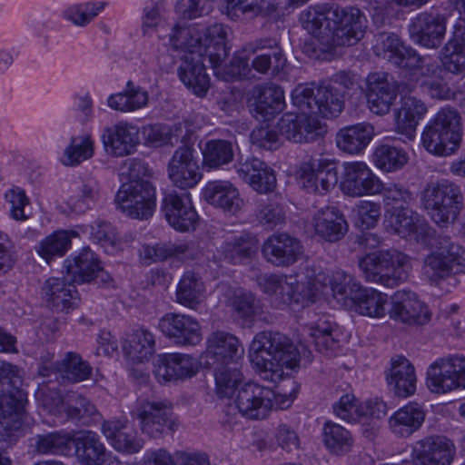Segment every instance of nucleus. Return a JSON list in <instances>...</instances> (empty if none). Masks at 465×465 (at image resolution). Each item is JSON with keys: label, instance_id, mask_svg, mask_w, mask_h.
Returning a JSON list of instances; mask_svg holds the SVG:
<instances>
[{"label": "nucleus", "instance_id": "1", "mask_svg": "<svg viewBox=\"0 0 465 465\" xmlns=\"http://www.w3.org/2000/svg\"><path fill=\"white\" fill-rule=\"evenodd\" d=\"M365 21L359 8L335 4L310 6L300 15L302 26L318 39L322 53L315 55L318 59H331L339 47L357 44L363 37Z\"/></svg>", "mask_w": 465, "mask_h": 465}, {"label": "nucleus", "instance_id": "2", "mask_svg": "<svg viewBox=\"0 0 465 465\" xmlns=\"http://www.w3.org/2000/svg\"><path fill=\"white\" fill-rule=\"evenodd\" d=\"M249 358L263 381L276 383L282 379L284 368L292 370L298 365L300 352L284 334L264 331L254 336Z\"/></svg>", "mask_w": 465, "mask_h": 465}, {"label": "nucleus", "instance_id": "3", "mask_svg": "<svg viewBox=\"0 0 465 465\" xmlns=\"http://www.w3.org/2000/svg\"><path fill=\"white\" fill-rule=\"evenodd\" d=\"M461 137L460 114L454 108L445 106L425 125L421 143L431 154L448 156L460 147Z\"/></svg>", "mask_w": 465, "mask_h": 465}, {"label": "nucleus", "instance_id": "4", "mask_svg": "<svg viewBox=\"0 0 465 465\" xmlns=\"http://www.w3.org/2000/svg\"><path fill=\"white\" fill-rule=\"evenodd\" d=\"M367 282L394 288L405 282L411 268L410 258L396 249L371 252L359 260Z\"/></svg>", "mask_w": 465, "mask_h": 465}, {"label": "nucleus", "instance_id": "5", "mask_svg": "<svg viewBox=\"0 0 465 465\" xmlns=\"http://www.w3.org/2000/svg\"><path fill=\"white\" fill-rule=\"evenodd\" d=\"M462 200L460 187L447 179L430 181L421 193L424 209L440 227H447L456 220Z\"/></svg>", "mask_w": 465, "mask_h": 465}, {"label": "nucleus", "instance_id": "6", "mask_svg": "<svg viewBox=\"0 0 465 465\" xmlns=\"http://www.w3.org/2000/svg\"><path fill=\"white\" fill-rule=\"evenodd\" d=\"M430 244L433 252L423 260L422 274L430 282L438 283L464 271L465 250L452 242L449 235L438 233L431 238Z\"/></svg>", "mask_w": 465, "mask_h": 465}, {"label": "nucleus", "instance_id": "7", "mask_svg": "<svg viewBox=\"0 0 465 465\" xmlns=\"http://www.w3.org/2000/svg\"><path fill=\"white\" fill-rule=\"evenodd\" d=\"M322 279V275L310 279L306 287L302 286V290L298 280L292 275L264 274L258 277L257 282L260 289L272 297L275 307L282 308L292 302L306 305L315 302L319 297L317 282Z\"/></svg>", "mask_w": 465, "mask_h": 465}, {"label": "nucleus", "instance_id": "8", "mask_svg": "<svg viewBox=\"0 0 465 465\" xmlns=\"http://www.w3.org/2000/svg\"><path fill=\"white\" fill-rule=\"evenodd\" d=\"M292 100L301 111L323 118L338 116L344 105L341 92L331 85H298Z\"/></svg>", "mask_w": 465, "mask_h": 465}, {"label": "nucleus", "instance_id": "9", "mask_svg": "<svg viewBox=\"0 0 465 465\" xmlns=\"http://www.w3.org/2000/svg\"><path fill=\"white\" fill-rule=\"evenodd\" d=\"M155 188L151 183H124L116 193L117 209L131 218L146 220L155 209Z\"/></svg>", "mask_w": 465, "mask_h": 465}, {"label": "nucleus", "instance_id": "10", "mask_svg": "<svg viewBox=\"0 0 465 465\" xmlns=\"http://www.w3.org/2000/svg\"><path fill=\"white\" fill-rule=\"evenodd\" d=\"M426 384L439 394L465 388V357L451 355L436 360L427 370Z\"/></svg>", "mask_w": 465, "mask_h": 465}, {"label": "nucleus", "instance_id": "11", "mask_svg": "<svg viewBox=\"0 0 465 465\" xmlns=\"http://www.w3.org/2000/svg\"><path fill=\"white\" fill-rule=\"evenodd\" d=\"M274 401L278 403V396L271 388L248 382L238 391L235 405L242 416L260 420L266 418Z\"/></svg>", "mask_w": 465, "mask_h": 465}, {"label": "nucleus", "instance_id": "12", "mask_svg": "<svg viewBox=\"0 0 465 465\" xmlns=\"http://www.w3.org/2000/svg\"><path fill=\"white\" fill-rule=\"evenodd\" d=\"M302 186L309 192L325 194L338 182V172L334 162L323 157H311L300 169Z\"/></svg>", "mask_w": 465, "mask_h": 465}, {"label": "nucleus", "instance_id": "13", "mask_svg": "<svg viewBox=\"0 0 465 465\" xmlns=\"http://www.w3.org/2000/svg\"><path fill=\"white\" fill-rule=\"evenodd\" d=\"M281 135L294 143H310L322 137L325 126L308 111L301 114L286 113L278 122Z\"/></svg>", "mask_w": 465, "mask_h": 465}, {"label": "nucleus", "instance_id": "14", "mask_svg": "<svg viewBox=\"0 0 465 465\" xmlns=\"http://www.w3.org/2000/svg\"><path fill=\"white\" fill-rule=\"evenodd\" d=\"M374 51L377 56L408 72H413L421 62V55L411 45L404 44L394 33L380 35Z\"/></svg>", "mask_w": 465, "mask_h": 465}, {"label": "nucleus", "instance_id": "15", "mask_svg": "<svg viewBox=\"0 0 465 465\" xmlns=\"http://www.w3.org/2000/svg\"><path fill=\"white\" fill-rule=\"evenodd\" d=\"M341 189L349 196L372 195L382 189V183L365 163H344Z\"/></svg>", "mask_w": 465, "mask_h": 465}, {"label": "nucleus", "instance_id": "16", "mask_svg": "<svg viewBox=\"0 0 465 465\" xmlns=\"http://www.w3.org/2000/svg\"><path fill=\"white\" fill-rule=\"evenodd\" d=\"M101 141L107 153L127 156L134 153L140 143L139 128L132 123L120 121L103 129Z\"/></svg>", "mask_w": 465, "mask_h": 465}, {"label": "nucleus", "instance_id": "17", "mask_svg": "<svg viewBox=\"0 0 465 465\" xmlns=\"http://www.w3.org/2000/svg\"><path fill=\"white\" fill-rule=\"evenodd\" d=\"M455 454L454 444L445 437L430 436L411 446L412 465H450Z\"/></svg>", "mask_w": 465, "mask_h": 465}, {"label": "nucleus", "instance_id": "18", "mask_svg": "<svg viewBox=\"0 0 465 465\" xmlns=\"http://www.w3.org/2000/svg\"><path fill=\"white\" fill-rule=\"evenodd\" d=\"M158 327L176 345L193 346L203 339L200 323L189 315L166 313L160 319Z\"/></svg>", "mask_w": 465, "mask_h": 465}, {"label": "nucleus", "instance_id": "19", "mask_svg": "<svg viewBox=\"0 0 465 465\" xmlns=\"http://www.w3.org/2000/svg\"><path fill=\"white\" fill-rule=\"evenodd\" d=\"M194 153L193 147L184 144L174 151L169 161L168 176L173 183L181 189L193 188L202 179Z\"/></svg>", "mask_w": 465, "mask_h": 465}, {"label": "nucleus", "instance_id": "20", "mask_svg": "<svg viewBox=\"0 0 465 465\" xmlns=\"http://www.w3.org/2000/svg\"><path fill=\"white\" fill-rule=\"evenodd\" d=\"M171 409L161 401H143L136 410L143 433L152 439H161L169 431H174Z\"/></svg>", "mask_w": 465, "mask_h": 465}, {"label": "nucleus", "instance_id": "21", "mask_svg": "<svg viewBox=\"0 0 465 465\" xmlns=\"http://www.w3.org/2000/svg\"><path fill=\"white\" fill-rule=\"evenodd\" d=\"M390 317L409 325H424L430 320L428 307L411 291L400 290L391 296Z\"/></svg>", "mask_w": 465, "mask_h": 465}, {"label": "nucleus", "instance_id": "22", "mask_svg": "<svg viewBox=\"0 0 465 465\" xmlns=\"http://www.w3.org/2000/svg\"><path fill=\"white\" fill-rule=\"evenodd\" d=\"M366 84L370 110L379 115L389 113L398 92L392 78L385 72H374L367 76Z\"/></svg>", "mask_w": 465, "mask_h": 465}, {"label": "nucleus", "instance_id": "23", "mask_svg": "<svg viewBox=\"0 0 465 465\" xmlns=\"http://www.w3.org/2000/svg\"><path fill=\"white\" fill-rule=\"evenodd\" d=\"M162 209L169 224L177 231H189L194 227L198 220L190 193L187 192L167 193L163 199Z\"/></svg>", "mask_w": 465, "mask_h": 465}, {"label": "nucleus", "instance_id": "24", "mask_svg": "<svg viewBox=\"0 0 465 465\" xmlns=\"http://www.w3.org/2000/svg\"><path fill=\"white\" fill-rule=\"evenodd\" d=\"M262 252L268 262L288 267L300 259L303 247L295 237L287 233H274L263 242Z\"/></svg>", "mask_w": 465, "mask_h": 465}, {"label": "nucleus", "instance_id": "25", "mask_svg": "<svg viewBox=\"0 0 465 465\" xmlns=\"http://www.w3.org/2000/svg\"><path fill=\"white\" fill-rule=\"evenodd\" d=\"M408 31L414 43L427 48H437L445 35V19L439 15L423 12L411 20Z\"/></svg>", "mask_w": 465, "mask_h": 465}, {"label": "nucleus", "instance_id": "26", "mask_svg": "<svg viewBox=\"0 0 465 465\" xmlns=\"http://www.w3.org/2000/svg\"><path fill=\"white\" fill-rule=\"evenodd\" d=\"M243 353L244 349L235 336L223 331L214 332L208 339L206 364L213 368L240 364Z\"/></svg>", "mask_w": 465, "mask_h": 465}, {"label": "nucleus", "instance_id": "27", "mask_svg": "<svg viewBox=\"0 0 465 465\" xmlns=\"http://www.w3.org/2000/svg\"><path fill=\"white\" fill-rule=\"evenodd\" d=\"M196 371V361L192 356L169 353L159 356L153 372L159 382H166L190 378Z\"/></svg>", "mask_w": 465, "mask_h": 465}, {"label": "nucleus", "instance_id": "28", "mask_svg": "<svg viewBox=\"0 0 465 465\" xmlns=\"http://www.w3.org/2000/svg\"><path fill=\"white\" fill-rule=\"evenodd\" d=\"M428 112L423 101L415 96H403L401 107L395 111L396 132L408 140L415 137L417 126Z\"/></svg>", "mask_w": 465, "mask_h": 465}, {"label": "nucleus", "instance_id": "29", "mask_svg": "<svg viewBox=\"0 0 465 465\" xmlns=\"http://www.w3.org/2000/svg\"><path fill=\"white\" fill-rule=\"evenodd\" d=\"M388 386L394 394L407 398L416 391V373L413 365L403 356L391 359V366L386 371Z\"/></svg>", "mask_w": 465, "mask_h": 465}, {"label": "nucleus", "instance_id": "30", "mask_svg": "<svg viewBox=\"0 0 465 465\" xmlns=\"http://www.w3.org/2000/svg\"><path fill=\"white\" fill-rule=\"evenodd\" d=\"M21 386L7 387L0 394V423L10 430L20 428L27 402V394Z\"/></svg>", "mask_w": 465, "mask_h": 465}, {"label": "nucleus", "instance_id": "31", "mask_svg": "<svg viewBox=\"0 0 465 465\" xmlns=\"http://www.w3.org/2000/svg\"><path fill=\"white\" fill-rule=\"evenodd\" d=\"M74 283L69 281L66 274L64 278H49L43 287V292L48 306L57 312L74 308L78 300V292Z\"/></svg>", "mask_w": 465, "mask_h": 465}, {"label": "nucleus", "instance_id": "32", "mask_svg": "<svg viewBox=\"0 0 465 465\" xmlns=\"http://www.w3.org/2000/svg\"><path fill=\"white\" fill-rule=\"evenodd\" d=\"M205 56L185 55L178 68V75L183 84L199 97L206 95L210 87V79L205 72Z\"/></svg>", "mask_w": 465, "mask_h": 465}, {"label": "nucleus", "instance_id": "33", "mask_svg": "<svg viewBox=\"0 0 465 465\" xmlns=\"http://www.w3.org/2000/svg\"><path fill=\"white\" fill-rule=\"evenodd\" d=\"M203 195L210 204L232 214L238 213L243 205L238 189L228 181L208 183Z\"/></svg>", "mask_w": 465, "mask_h": 465}, {"label": "nucleus", "instance_id": "34", "mask_svg": "<svg viewBox=\"0 0 465 465\" xmlns=\"http://www.w3.org/2000/svg\"><path fill=\"white\" fill-rule=\"evenodd\" d=\"M441 64L450 74L465 73V19H460L455 25L452 37L441 51Z\"/></svg>", "mask_w": 465, "mask_h": 465}, {"label": "nucleus", "instance_id": "35", "mask_svg": "<svg viewBox=\"0 0 465 465\" xmlns=\"http://www.w3.org/2000/svg\"><path fill=\"white\" fill-rule=\"evenodd\" d=\"M252 112L256 118L269 121L285 107L283 89L278 85L266 84L256 88Z\"/></svg>", "mask_w": 465, "mask_h": 465}, {"label": "nucleus", "instance_id": "36", "mask_svg": "<svg viewBox=\"0 0 465 465\" xmlns=\"http://www.w3.org/2000/svg\"><path fill=\"white\" fill-rule=\"evenodd\" d=\"M100 265L97 255L89 247H84L74 257L64 260V270L69 281L74 283H89Z\"/></svg>", "mask_w": 465, "mask_h": 465}, {"label": "nucleus", "instance_id": "37", "mask_svg": "<svg viewBox=\"0 0 465 465\" xmlns=\"http://www.w3.org/2000/svg\"><path fill=\"white\" fill-rule=\"evenodd\" d=\"M313 226L316 233L330 242L341 240L348 229L344 216L335 207L330 206L318 211L313 218Z\"/></svg>", "mask_w": 465, "mask_h": 465}, {"label": "nucleus", "instance_id": "38", "mask_svg": "<svg viewBox=\"0 0 465 465\" xmlns=\"http://www.w3.org/2000/svg\"><path fill=\"white\" fill-rule=\"evenodd\" d=\"M73 446L82 465H103L104 462L106 450L95 432L81 431L77 436L72 437Z\"/></svg>", "mask_w": 465, "mask_h": 465}, {"label": "nucleus", "instance_id": "39", "mask_svg": "<svg viewBox=\"0 0 465 465\" xmlns=\"http://www.w3.org/2000/svg\"><path fill=\"white\" fill-rule=\"evenodd\" d=\"M374 136V127L361 123L341 128L336 134L338 148L345 153L355 154L362 152Z\"/></svg>", "mask_w": 465, "mask_h": 465}, {"label": "nucleus", "instance_id": "40", "mask_svg": "<svg viewBox=\"0 0 465 465\" xmlns=\"http://www.w3.org/2000/svg\"><path fill=\"white\" fill-rule=\"evenodd\" d=\"M257 251V238L251 233L242 232L227 239L222 244L218 252L227 262L239 264L252 259Z\"/></svg>", "mask_w": 465, "mask_h": 465}, {"label": "nucleus", "instance_id": "41", "mask_svg": "<svg viewBox=\"0 0 465 465\" xmlns=\"http://www.w3.org/2000/svg\"><path fill=\"white\" fill-rule=\"evenodd\" d=\"M425 420V413L418 403H409L396 411L389 420L392 433L407 438L418 430Z\"/></svg>", "mask_w": 465, "mask_h": 465}, {"label": "nucleus", "instance_id": "42", "mask_svg": "<svg viewBox=\"0 0 465 465\" xmlns=\"http://www.w3.org/2000/svg\"><path fill=\"white\" fill-rule=\"evenodd\" d=\"M54 404L55 407L62 404L63 411L67 420L77 425L89 426L99 415L95 406L88 399L80 394L74 393L68 396L64 404L61 397L56 394L54 399Z\"/></svg>", "mask_w": 465, "mask_h": 465}, {"label": "nucleus", "instance_id": "43", "mask_svg": "<svg viewBox=\"0 0 465 465\" xmlns=\"http://www.w3.org/2000/svg\"><path fill=\"white\" fill-rule=\"evenodd\" d=\"M226 37V28L222 24H214L205 30L203 54L214 69H218L229 54Z\"/></svg>", "mask_w": 465, "mask_h": 465}, {"label": "nucleus", "instance_id": "44", "mask_svg": "<svg viewBox=\"0 0 465 465\" xmlns=\"http://www.w3.org/2000/svg\"><path fill=\"white\" fill-rule=\"evenodd\" d=\"M149 101L148 92L143 87L128 81L122 92L108 96L107 106L121 113H130L143 108Z\"/></svg>", "mask_w": 465, "mask_h": 465}, {"label": "nucleus", "instance_id": "45", "mask_svg": "<svg viewBox=\"0 0 465 465\" xmlns=\"http://www.w3.org/2000/svg\"><path fill=\"white\" fill-rule=\"evenodd\" d=\"M322 275V279L320 282H317L319 287V296L325 293V290L330 287L333 296L339 300H345L350 298L354 299V295L357 294L360 288V283L356 282L352 275L346 273L343 271H335L332 274L326 275L323 272L318 273L316 276Z\"/></svg>", "mask_w": 465, "mask_h": 465}, {"label": "nucleus", "instance_id": "46", "mask_svg": "<svg viewBox=\"0 0 465 465\" xmlns=\"http://www.w3.org/2000/svg\"><path fill=\"white\" fill-rule=\"evenodd\" d=\"M203 165L208 170L222 169L234 159V144L225 139H210L202 147Z\"/></svg>", "mask_w": 465, "mask_h": 465}, {"label": "nucleus", "instance_id": "47", "mask_svg": "<svg viewBox=\"0 0 465 465\" xmlns=\"http://www.w3.org/2000/svg\"><path fill=\"white\" fill-rule=\"evenodd\" d=\"M123 351L133 362L148 361L155 351L154 336L147 330H136L124 339Z\"/></svg>", "mask_w": 465, "mask_h": 465}, {"label": "nucleus", "instance_id": "48", "mask_svg": "<svg viewBox=\"0 0 465 465\" xmlns=\"http://www.w3.org/2000/svg\"><path fill=\"white\" fill-rule=\"evenodd\" d=\"M353 301L361 315L381 318L386 314L388 296L375 289L361 287Z\"/></svg>", "mask_w": 465, "mask_h": 465}, {"label": "nucleus", "instance_id": "49", "mask_svg": "<svg viewBox=\"0 0 465 465\" xmlns=\"http://www.w3.org/2000/svg\"><path fill=\"white\" fill-rule=\"evenodd\" d=\"M101 183L94 175L84 176L76 189V194L70 199L72 210L84 213L100 199Z\"/></svg>", "mask_w": 465, "mask_h": 465}, {"label": "nucleus", "instance_id": "50", "mask_svg": "<svg viewBox=\"0 0 465 465\" xmlns=\"http://www.w3.org/2000/svg\"><path fill=\"white\" fill-rule=\"evenodd\" d=\"M204 291L203 282L194 272H185L178 282L176 301L190 309H196L201 303Z\"/></svg>", "mask_w": 465, "mask_h": 465}, {"label": "nucleus", "instance_id": "51", "mask_svg": "<svg viewBox=\"0 0 465 465\" xmlns=\"http://www.w3.org/2000/svg\"><path fill=\"white\" fill-rule=\"evenodd\" d=\"M55 367L64 379L73 383L89 379L93 370L80 354L74 351H67L63 359L56 361Z\"/></svg>", "mask_w": 465, "mask_h": 465}, {"label": "nucleus", "instance_id": "52", "mask_svg": "<svg viewBox=\"0 0 465 465\" xmlns=\"http://www.w3.org/2000/svg\"><path fill=\"white\" fill-rule=\"evenodd\" d=\"M104 1L73 4L62 12V17L77 27L87 26L105 8Z\"/></svg>", "mask_w": 465, "mask_h": 465}, {"label": "nucleus", "instance_id": "53", "mask_svg": "<svg viewBox=\"0 0 465 465\" xmlns=\"http://www.w3.org/2000/svg\"><path fill=\"white\" fill-rule=\"evenodd\" d=\"M34 440L39 454L69 455L72 450V436L65 431L39 434Z\"/></svg>", "mask_w": 465, "mask_h": 465}, {"label": "nucleus", "instance_id": "54", "mask_svg": "<svg viewBox=\"0 0 465 465\" xmlns=\"http://www.w3.org/2000/svg\"><path fill=\"white\" fill-rule=\"evenodd\" d=\"M323 442L326 448L335 455L348 453L353 445L351 433L342 426L327 421L323 427Z\"/></svg>", "mask_w": 465, "mask_h": 465}, {"label": "nucleus", "instance_id": "55", "mask_svg": "<svg viewBox=\"0 0 465 465\" xmlns=\"http://www.w3.org/2000/svg\"><path fill=\"white\" fill-rule=\"evenodd\" d=\"M216 394L219 398H231L242 381L240 364L214 368Z\"/></svg>", "mask_w": 465, "mask_h": 465}, {"label": "nucleus", "instance_id": "56", "mask_svg": "<svg viewBox=\"0 0 465 465\" xmlns=\"http://www.w3.org/2000/svg\"><path fill=\"white\" fill-rule=\"evenodd\" d=\"M169 43L174 50L187 51L188 55H203V38L195 28L176 25L169 35Z\"/></svg>", "mask_w": 465, "mask_h": 465}, {"label": "nucleus", "instance_id": "57", "mask_svg": "<svg viewBox=\"0 0 465 465\" xmlns=\"http://www.w3.org/2000/svg\"><path fill=\"white\" fill-rule=\"evenodd\" d=\"M338 330L329 322L311 328V342L316 351L327 356L332 355L340 346Z\"/></svg>", "mask_w": 465, "mask_h": 465}, {"label": "nucleus", "instance_id": "58", "mask_svg": "<svg viewBox=\"0 0 465 465\" xmlns=\"http://www.w3.org/2000/svg\"><path fill=\"white\" fill-rule=\"evenodd\" d=\"M71 234L66 231H55L43 239L36 247L37 253L49 262L54 257H62L71 248Z\"/></svg>", "mask_w": 465, "mask_h": 465}, {"label": "nucleus", "instance_id": "59", "mask_svg": "<svg viewBox=\"0 0 465 465\" xmlns=\"http://www.w3.org/2000/svg\"><path fill=\"white\" fill-rule=\"evenodd\" d=\"M373 159L378 168L385 172H395L407 163L408 154L402 148L381 144L375 149Z\"/></svg>", "mask_w": 465, "mask_h": 465}, {"label": "nucleus", "instance_id": "60", "mask_svg": "<svg viewBox=\"0 0 465 465\" xmlns=\"http://www.w3.org/2000/svg\"><path fill=\"white\" fill-rule=\"evenodd\" d=\"M226 14L232 20L252 19L271 7V0H225Z\"/></svg>", "mask_w": 465, "mask_h": 465}, {"label": "nucleus", "instance_id": "61", "mask_svg": "<svg viewBox=\"0 0 465 465\" xmlns=\"http://www.w3.org/2000/svg\"><path fill=\"white\" fill-rule=\"evenodd\" d=\"M93 154L94 143L89 136L72 137L62 161L66 166H74L90 159Z\"/></svg>", "mask_w": 465, "mask_h": 465}, {"label": "nucleus", "instance_id": "62", "mask_svg": "<svg viewBox=\"0 0 465 465\" xmlns=\"http://www.w3.org/2000/svg\"><path fill=\"white\" fill-rule=\"evenodd\" d=\"M385 224L397 234H406L416 231V224L410 215V210L407 207L387 209L385 213Z\"/></svg>", "mask_w": 465, "mask_h": 465}, {"label": "nucleus", "instance_id": "63", "mask_svg": "<svg viewBox=\"0 0 465 465\" xmlns=\"http://www.w3.org/2000/svg\"><path fill=\"white\" fill-rule=\"evenodd\" d=\"M256 218L262 225L273 229L284 223L285 212L278 202L268 199L259 203Z\"/></svg>", "mask_w": 465, "mask_h": 465}, {"label": "nucleus", "instance_id": "64", "mask_svg": "<svg viewBox=\"0 0 465 465\" xmlns=\"http://www.w3.org/2000/svg\"><path fill=\"white\" fill-rule=\"evenodd\" d=\"M287 60L282 50L276 48L257 55L252 61L251 68L260 74H266L271 69L272 74H278L286 65Z\"/></svg>", "mask_w": 465, "mask_h": 465}]
</instances>
